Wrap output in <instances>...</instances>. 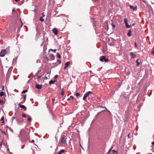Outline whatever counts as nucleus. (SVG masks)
I'll return each mask as SVG.
<instances>
[{
	"instance_id": "680f3d73",
	"label": "nucleus",
	"mask_w": 154,
	"mask_h": 154,
	"mask_svg": "<svg viewBox=\"0 0 154 154\" xmlns=\"http://www.w3.org/2000/svg\"><path fill=\"white\" fill-rule=\"evenodd\" d=\"M48 74V72H47V74Z\"/></svg>"
},
{
	"instance_id": "4c0bfd02",
	"label": "nucleus",
	"mask_w": 154,
	"mask_h": 154,
	"mask_svg": "<svg viewBox=\"0 0 154 154\" xmlns=\"http://www.w3.org/2000/svg\"><path fill=\"white\" fill-rule=\"evenodd\" d=\"M70 97V98H71L72 100L74 99L73 97L72 96H71Z\"/></svg>"
},
{
	"instance_id": "2eb2a0df",
	"label": "nucleus",
	"mask_w": 154,
	"mask_h": 154,
	"mask_svg": "<svg viewBox=\"0 0 154 154\" xmlns=\"http://www.w3.org/2000/svg\"><path fill=\"white\" fill-rule=\"evenodd\" d=\"M125 25H126V27L127 28H130V27H131V26H130V25H129L128 24V23L126 24Z\"/></svg>"
},
{
	"instance_id": "bb28decb",
	"label": "nucleus",
	"mask_w": 154,
	"mask_h": 154,
	"mask_svg": "<svg viewBox=\"0 0 154 154\" xmlns=\"http://www.w3.org/2000/svg\"><path fill=\"white\" fill-rule=\"evenodd\" d=\"M57 62L59 64H60L61 63V61L59 60H57Z\"/></svg>"
},
{
	"instance_id": "2f4dec72",
	"label": "nucleus",
	"mask_w": 154,
	"mask_h": 154,
	"mask_svg": "<svg viewBox=\"0 0 154 154\" xmlns=\"http://www.w3.org/2000/svg\"><path fill=\"white\" fill-rule=\"evenodd\" d=\"M28 119L30 121H31L32 120L30 116L29 117Z\"/></svg>"
},
{
	"instance_id": "4be33fe9",
	"label": "nucleus",
	"mask_w": 154,
	"mask_h": 154,
	"mask_svg": "<svg viewBox=\"0 0 154 154\" xmlns=\"http://www.w3.org/2000/svg\"><path fill=\"white\" fill-rule=\"evenodd\" d=\"M4 118L3 117H2V118H1V119H0L1 121H2V123H4Z\"/></svg>"
},
{
	"instance_id": "72a5a7b5",
	"label": "nucleus",
	"mask_w": 154,
	"mask_h": 154,
	"mask_svg": "<svg viewBox=\"0 0 154 154\" xmlns=\"http://www.w3.org/2000/svg\"><path fill=\"white\" fill-rule=\"evenodd\" d=\"M100 107L102 108H105L106 110V109H107L105 107V106H100Z\"/></svg>"
},
{
	"instance_id": "3c124183",
	"label": "nucleus",
	"mask_w": 154,
	"mask_h": 154,
	"mask_svg": "<svg viewBox=\"0 0 154 154\" xmlns=\"http://www.w3.org/2000/svg\"><path fill=\"white\" fill-rule=\"evenodd\" d=\"M46 58L47 59V60H48V57H46Z\"/></svg>"
},
{
	"instance_id": "dca6fc26",
	"label": "nucleus",
	"mask_w": 154,
	"mask_h": 154,
	"mask_svg": "<svg viewBox=\"0 0 154 154\" xmlns=\"http://www.w3.org/2000/svg\"><path fill=\"white\" fill-rule=\"evenodd\" d=\"M0 132L2 134H6L2 130L0 129Z\"/></svg>"
},
{
	"instance_id": "a18cd8bd",
	"label": "nucleus",
	"mask_w": 154,
	"mask_h": 154,
	"mask_svg": "<svg viewBox=\"0 0 154 154\" xmlns=\"http://www.w3.org/2000/svg\"><path fill=\"white\" fill-rule=\"evenodd\" d=\"M113 151L114 152H117L116 151H115V150H113Z\"/></svg>"
},
{
	"instance_id": "f704fd0d",
	"label": "nucleus",
	"mask_w": 154,
	"mask_h": 154,
	"mask_svg": "<svg viewBox=\"0 0 154 154\" xmlns=\"http://www.w3.org/2000/svg\"><path fill=\"white\" fill-rule=\"evenodd\" d=\"M22 116L23 117H25L26 116V115L25 114H23L22 115Z\"/></svg>"
},
{
	"instance_id": "20e7f679",
	"label": "nucleus",
	"mask_w": 154,
	"mask_h": 154,
	"mask_svg": "<svg viewBox=\"0 0 154 154\" xmlns=\"http://www.w3.org/2000/svg\"><path fill=\"white\" fill-rule=\"evenodd\" d=\"M66 140L65 137H61V142L63 144H65L66 143Z\"/></svg>"
},
{
	"instance_id": "6ab92c4d",
	"label": "nucleus",
	"mask_w": 154,
	"mask_h": 154,
	"mask_svg": "<svg viewBox=\"0 0 154 154\" xmlns=\"http://www.w3.org/2000/svg\"><path fill=\"white\" fill-rule=\"evenodd\" d=\"M113 147H112L111 148L109 149V150L108 151V152L107 153V154H109L110 152L112 150V149Z\"/></svg>"
},
{
	"instance_id": "6e6d98bb",
	"label": "nucleus",
	"mask_w": 154,
	"mask_h": 154,
	"mask_svg": "<svg viewBox=\"0 0 154 154\" xmlns=\"http://www.w3.org/2000/svg\"><path fill=\"white\" fill-rule=\"evenodd\" d=\"M56 141H57V139L56 138Z\"/></svg>"
},
{
	"instance_id": "864d4df0",
	"label": "nucleus",
	"mask_w": 154,
	"mask_h": 154,
	"mask_svg": "<svg viewBox=\"0 0 154 154\" xmlns=\"http://www.w3.org/2000/svg\"><path fill=\"white\" fill-rule=\"evenodd\" d=\"M52 57H53V58H54V56L53 55H52Z\"/></svg>"
},
{
	"instance_id": "ddd939ff",
	"label": "nucleus",
	"mask_w": 154,
	"mask_h": 154,
	"mask_svg": "<svg viewBox=\"0 0 154 154\" xmlns=\"http://www.w3.org/2000/svg\"><path fill=\"white\" fill-rule=\"evenodd\" d=\"M19 106L21 108H22V109H24L25 110L26 109V108L25 107V106H24L23 105H21V104H20V103H19Z\"/></svg>"
},
{
	"instance_id": "473e14b6",
	"label": "nucleus",
	"mask_w": 154,
	"mask_h": 154,
	"mask_svg": "<svg viewBox=\"0 0 154 154\" xmlns=\"http://www.w3.org/2000/svg\"><path fill=\"white\" fill-rule=\"evenodd\" d=\"M112 25L113 26V27L114 28L116 27V25L114 24H113L112 23Z\"/></svg>"
},
{
	"instance_id": "c85d7f7f",
	"label": "nucleus",
	"mask_w": 154,
	"mask_h": 154,
	"mask_svg": "<svg viewBox=\"0 0 154 154\" xmlns=\"http://www.w3.org/2000/svg\"><path fill=\"white\" fill-rule=\"evenodd\" d=\"M134 44L135 45V48H137V47L138 46L137 44L136 43V42Z\"/></svg>"
},
{
	"instance_id": "de8ad7c7",
	"label": "nucleus",
	"mask_w": 154,
	"mask_h": 154,
	"mask_svg": "<svg viewBox=\"0 0 154 154\" xmlns=\"http://www.w3.org/2000/svg\"><path fill=\"white\" fill-rule=\"evenodd\" d=\"M12 119H13V120L14 119H15V117H12Z\"/></svg>"
},
{
	"instance_id": "a211bd4d",
	"label": "nucleus",
	"mask_w": 154,
	"mask_h": 154,
	"mask_svg": "<svg viewBox=\"0 0 154 154\" xmlns=\"http://www.w3.org/2000/svg\"><path fill=\"white\" fill-rule=\"evenodd\" d=\"M57 56L59 58H60V57H61V56L60 55V54L58 53H57Z\"/></svg>"
},
{
	"instance_id": "37998d69",
	"label": "nucleus",
	"mask_w": 154,
	"mask_h": 154,
	"mask_svg": "<svg viewBox=\"0 0 154 154\" xmlns=\"http://www.w3.org/2000/svg\"><path fill=\"white\" fill-rule=\"evenodd\" d=\"M152 53L153 54H154V49L153 51L152 52Z\"/></svg>"
},
{
	"instance_id": "09e8293b",
	"label": "nucleus",
	"mask_w": 154,
	"mask_h": 154,
	"mask_svg": "<svg viewBox=\"0 0 154 154\" xmlns=\"http://www.w3.org/2000/svg\"><path fill=\"white\" fill-rule=\"evenodd\" d=\"M2 145V144L1 143H0V146H1Z\"/></svg>"
},
{
	"instance_id": "f257e3e1",
	"label": "nucleus",
	"mask_w": 154,
	"mask_h": 154,
	"mask_svg": "<svg viewBox=\"0 0 154 154\" xmlns=\"http://www.w3.org/2000/svg\"><path fill=\"white\" fill-rule=\"evenodd\" d=\"M92 92L91 91H88L86 93L84 96V97H83V99L85 101L86 99V98L87 97H88L89 96V94H92Z\"/></svg>"
},
{
	"instance_id": "9b49d317",
	"label": "nucleus",
	"mask_w": 154,
	"mask_h": 154,
	"mask_svg": "<svg viewBox=\"0 0 154 154\" xmlns=\"http://www.w3.org/2000/svg\"><path fill=\"white\" fill-rule=\"evenodd\" d=\"M26 95H25L23 97V100L21 102V103H23L25 102L26 100Z\"/></svg>"
},
{
	"instance_id": "ea45409f",
	"label": "nucleus",
	"mask_w": 154,
	"mask_h": 154,
	"mask_svg": "<svg viewBox=\"0 0 154 154\" xmlns=\"http://www.w3.org/2000/svg\"><path fill=\"white\" fill-rule=\"evenodd\" d=\"M34 142V140H32L31 143H32Z\"/></svg>"
},
{
	"instance_id": "4d7b16f0",
	"label": "nucleus",
	"mask_w": 154,
	"mask_h": 154,
	"mask_svg": "<svg viewBox=\"0 0 154 154\" xmlns=\"http://www.w3.org/2000/svg\"><path fill=\"white\" fill-rule=\"evenodd\" d=\"M129 134H128V137H129Z\"/></svg>"
},
{
	"instance_id": "5fc2aeb1",
	"label": "nucleus",
	"mask_w": 154,
	"mask_h": 154,
	"mask_svg": "<svg viewBox=\"0 0 154 154\" xmlns=\"http://www.w3.org/2000/svg\"><path fill=\"white\" fill-rule=\"evenodd\" d=\"M29 81V80H28V81L27 82L28 83Z\"/></svg>"
},
{
	"instance_id": "c756f323",
	"label": "nucleus",
	"mask_w": 154,
	"mask_h": 154,
	"mask_svg": "<svg viewBox=\"0 0 154 154\" xmlns=\"http://www.w3.org/2000/svg\"><path fill=\"white\" fill-rule=\"evenodd\" d=\"M58 75H55L54 76V79H55L57 78L58 77Z\"/></svg>"
},
{
	"instance_id": "c03bdc74",
	"label": "nucleus",
	"mask_w": 154,
	"mask_h": 154,
	"mask_svg": "<svg viewBox=\"0 0 154 154\" xmlns=\"http://www.w3.org/2000/svg\"><path fill=\"white\" fill-rule=\"evenodd\" d=\"M20 0H15V1L16 2H17L19 1Z\"/></svg>"
},
{
	"instance_id": "13d9d810",
	"label": "nucleus",
	"mask_w": 154,
	"mask_h": 154,
	"mask_svg": "<svg viewBox=\"0 0 154 154\" xmlns=\"http://www.w3.org/2000/svg\"><path fill=\"white\" fill-rule=\"evenodd\" d=\"M32 152H34V151H33V150L32 149Z\"/></svg>"
},
{
	"instance_id": "f3484780",
	"label": "nucleus",
	"mask_w": 154,
	"mask_h": 154,
	"mask_svg": "<svg viewBox=\"0 0 154 154\" xmlns=\"http://www.w3.org/2000/svg\"><path fill=\"white\" fill-rule=\"evenodd\" d=\"M4 94V93L2 91L0 92V97H2Z\"/></svg>"
},
{
	"instance_id": "7c9ffc66",
	"label": "nucleus",
	"mask_w": 154,
	"mask_h": 154,
	"mask_svg": "<svg viewBox=\"0 0 154 154\" xmlns=\"http://www.w3.org/2000/svg\"><path fill=\"white\" fill-rule=\"evenodd\" d=\"M64 94V92L63 91H62L61 92V95L62 96H63Z\"/></svg>"
},
{
	"instance_id": "f8f14e48",
	"label": "nucleus",
	"mask_w": 154,
	"mask_h": 154,
	"mask_svg": "<svg viewBox=\"0 0 154 154\" xmlns=\"http://www.w3.org/2000/svg\"><path fill=\"white\" fill-rule=\"evenodd\" d=\"M132 32V31L131 30H129L127 33V35L128 36L130 37L131 36V33Z\"/></svg>"
},
{
	"instance_id": "79ce46f5",
	"label": "nucleus",
	"mask_w": 154,
	"mask_h": 154,
	"mask_svg": "<svg viewBox=\"0 0 154 154\" xmlns=\"http://www.w3.org/2000/svg\"><path fill=\"white\" fill-rule=\"evenodd\" d=\"M70 98H69L67 99V100L68 101H69V100H70Z\"/></svg>"
},
{
	"instance_id": "1a4fd4ad",
	"label": "nucleus",
	"mask_w": 154,
	"mask_h": 154,
	"mask_svg": "<svg viewBox=\"0 0 154 154\" xmlns=\"http://www.w3.org/2000/svg\"><path fill=\"white\" fill-rule=\"evenodd\" d=\"M130 55L131 56V58H135L136 56V55L134 54V53L132 52H131L130 53Z\"/></svg>"
},
{
	"instance_id": "393cba45",
	"label": "nucleus",
	"mask_w": 154,
	"mask_h": 154,
	"mask_svg": "<svg viewBox=\"0 0 154 154\" xmlns=\"http://www.w3.org/2000/svg\"><path fill=\"white\" fill-rule=\"evenodd\" d=\"M27 91V90H25L23 91L22 92V94H24Z\"/></svg>"
},
{
	"instance_id": "cd10ccee",
	"label": "nucleus",
	"mask_w": 154,
	"mask_h": 154,
	"mask_svg": "<svg viewBox=\"0 0 154 154\" xmlns=\"http://www.w3.org/2000/svg\"><path fill=\"white\" fill-rule=\"evenodd\" d=\"M75 95H76V97H77L78 98V97L80 95V94L79 93H76L75 94Z\"/></svg>"
},
{
	"instance_id": "6e6552de",
	"label": "nucleus",
	"mask_w": 154,
	"mask_h": 154,
	"mask_svg": "<svg viewBox=\"0 0 154 154\" xmlns=\"http://www.w3.org/2000/svg\"><path fill=\"white\" fill-rule=\"evenodd\" d=\"M69 64H70L69 62H69H66L65 64V66L64 67L63 69H65L69 66Z\"/></svg>"
},
{
	"instance_id": "bf43d9fd",
	"label": "nucleus",
	"mask_w": 154,
	"mask_h": 154,
	"mask_svg": "<svg viewBox=\"0 0 154 154\" xmlns=\"http://www.w3.org/2000/svg\"><path fill=\"white\" fill-rule=\"evenodd\" d=\"M14 9H13V10H12V11H14Z\"/></svg>"
},
{
	"instance_id": "aec40b11",
	"label": "nucleus",
	"mask_w": 154,
	"mask_h": 154,
	"mask_svg": "<svg viewBox=\"0 0 154 154\" xmlns=\"http://www.w3.org/2000/svg\"><path fill=\"white\" fill-rule=\"evenodd\" d=\"M36 77L37 79H40L41 78V76L37 75L36 74Z\"/></svg>"
},
{
	"instance_id": "e433bc0d",
	"label": "nucleus",
	"mask_w": 154,
	"mask_h": 154,
	"mask_svg": "<svg viewBox=\"0 0 154 154\" xmlns=\"http://www.w3.org/2000/svg\"><path fill=\"white\" fill-rule=\"evenodd\" d=\"M44 79H45V80H47V79H48V77H47L45 76L44 78Z\"/></svg>"
},
{
	"instance_id": "a19ab883",
	"label": "nucleus",
	"mask_w": 154,
	"mask_h": 154,
	"mask_svg": "<svg viewBox=\"0 0 154 154\" xmlns=\"http://www.w3.org/2000/svg\"><path fill=\"white\" fill-rule=\"evenodd\" d=\"M24 145H23V146H22V147H21V149H23L24 148Z\"/></svg>"
},
{
	"instance_id": "4468645a",
	"label": "nucleus",
	"mask_w": 154,
	"mask_h": 154,
	"mask_svg": "<svg viewBox=\"0 0 154 154\" xmlns=\"http://www.w3.org/2000/svg\"><path fill=\"white\" fill-rule=\"evenodd\" d=\"M128 21L127 18H125L124 19V22L125 24L128 23Z\"/></svg>"
},
{
	"instance_id": "39448f33",
	"label": "nucleus",
	"mask_w": 154,
	"mask_h": 154,
	"mask_svg": "<svg viewBox=\"0 0 154 154\" xmlns=\"http://www.w3.org/2000/svg\"><path fill=\"white\" fill-rule=\"evenodd\" d=\"M129 7L131 9H132L134 11H136L137 10V7L136 6L135 7H134L132 5H130Z\"/></svg>"
},
{
	"instance_id": "5701e85b",
	"label": "nucleus",
	"mask_w": 154,
	"mask_h": 154,
	"mask_svg": "<svg viewBox=\"0 0 154 154\" xmlns=\"http://www.w3.org/2000/svg\"><path fill=\"white\" fill-rule=\"evenodd\" d=\"M49 51H52L53 52L55 53L56 51H57V50L56 49L53 50V49H51L49 50Z\"/></svg>"
},
{
	"instance_id": "b1692460",
	"label": "nucleus",
	"mask_w": 154,
	"mask_h": 154,
	"mask_svg": "<svg viewBox=\"0 0 154 154\" xmlns=\"http://www.w3.org/2000/svg\"><path fill=\"white\" fill-rule=\"evenodd\" d=\"M138 59H137V60H136V63H137V66H138L140 64V62H138L137 61H138Z\"/></svg>"
},
{
	"instance_id": "0eeeda50",
	"label": "nucleus",
	"mask_w": 154,
	"mask_h": 154,
	"mask_svg": "<svg viewBox=\"0 0 154 154\" xmlns=\"http://www.w3.org/2000/svg\"><path fill=\"white\" fill-rule=\"evenodd\" d=\"M35 87L36 88L38 89H40L41 88L42 86V85H41L37 84L36 85Z\"/></svg>"
},
{
	"instance_id": "f03ea898",
	"label": "nucleus",
	"mask_w": 154,
	"mask_h": 154,
	"mask_svg": "<svg viewBox=\"0 0 154 154\" xmlns=\"http://www.w3.org/2000/svg\"><path fill=\"white\" fill-rule=\"evenodd\" d=\"M100 60L101 62H106L108 61V59L106 58L104 56H102L100 59Z\"/></svg>"
},
{
	"instance_id": "9d476101",
	"label": "nucleus",
	"mask_w": 154,
	"mask_h": 154,
	"mask_svg": "<svg viewBox=\"0 0 154 154\" xmlns=\"http://www.w3.org/2000/svg\"><path fill=\"white\" fill-rule=\"evenodd\" d=\"M56 80H51L49 82V84L50 85H51L52 84H54Z\"/></svg>"
},
{
	"instance_id": "49530a36",
	"label": "nucleus",
	"mask_w": 154,
	"mask_h": 154,
	"mask_svg": "<svg viewBox=\"0 0 154 154\" xmlns=\"http://www.w3.org/2000/svg\"><path fill=\"white\" fill-rule=\"evenodd\" d=\"M152 144L154 146V141L152 143Z\"/></svg>"
},
{
	"instance_id": "603ef678",
	"label": "nucleus",
	"mask_w": 154,
	"mask_h": 154,
	"mask_svg": "<svg viewBox=\"0 0 154 154\" xmlns=\"http://www.w3.org/2000/svg\"><path fill=\"white\" fill-rule=\"evenodd\" d=\"M135 24L134 23L132 25V26H134V25Z\"/></svg>"
},
{
	"instance_id": "58836bf2",
	"label": "nucleus",
	"mask_w": 154,
	"mask_h": 154,
	"mask_svg": "<svg viewBox=\"0 0 154 154\" xmlns=\"http://www.w3.org/2000/svg\"><path fill=\"white\" fill-rule=\"evenodd\" d=\"M106 110L109 112V114L110 113V112L109 110H108L107 109H106Z\"/></svg>"
},
{
	"instance_id": "423d86ee",
	"label": "nucleus",
	"mask_w": 154,
	"mask_h": 154,
	"mask_svg": "<svg viewBox=\"0 0 154 154\" xmlns=\"http://www.w3.org/2000/svg\"><path fill=\"white\" fill-rule=\"evenodd\" d=\"M52 31L55 35H57L58 34V30L57 28H54Z\"/></svg>"
},
{
	"instance_id": "052dcab7",
	"label": "nucleus",
	"mask_w": 154,
	"mask_h": 154,
	"mask_svg": "<svg viewBox=\"0 0 154 154\" xmlns=\"http://www.w3.org/2000/svg\"><path fill=\"white\" fill-rule=\"evenodd\" d=\"M1 103V101L0 100V103Z\"/></svg>"
},
{
	"instance_id": "a878e982",
	"label": "nucleus",
	"mask_w": 154,
	"mask_h": 154,
	"mask_svg": "<svg viewBox=\"0 0 154 154\" xmlns=\"http://www.w3.org/2000/svg\"><path fill=\"white\" fill-rule=\"evenodd\" d=\"M39 20L41 21H44V19L42 17H41L39 19Z\"/></svg>"
},
{
	"instance_id": "8fccbe9b",
	"label": "nucleus",
	"mask_w": 154,
	"mask_h": 154,
	"mask_svg": "<svg viewBox=\"0 0 154 154\" xmlns=\"http://www.w3.org/2000/svg\"><path fill=\"white\" fill-rule=\"evenodd\" d=\"M57 154H61V153H60V152H59Z\"/></svg>"
},
{
	"instance_id": "412c9836",
	"label": "nucleus",
	"mask_w": 154,
	"mask_h": 154,
	"mask_svg": "<svg viewBox=\"0 0 154 154\" xmlns=\"http://www.w3.org/2000/svg\"><path fill=\"white\" fill-rule=\"evenodd\" d=\"M65 152V150L64 149H62L60 150V151L59 152L61 153H63Z\"/></svg>"
},
{
	"instance_id": "7ed1b4c3",
	"label": "nucleus",
	"mask_w": 154,
	"mask_h": 154,
	"mask_svg": "<svg viewBox=\"0 0 154 154\" xmlns=\"http://www.w3.org/2000/svg\"><path fill=\"white\" fill-rule=\"evenodd\" d=\"M6 54V50H2L0 52V56L3 57Z\"/></svg>"
},
{
	"instance_id": "c9c22d12",
	"label": "nucleus",
	"mask_w": 154,
	"mask_h": 154,
	"mask_svg": "<svg viewBox=\"0 0 154 154\" xmlns=\"http://www.w3.org/2000/svg\"><path fill=\"white\" fill-rule=\"evenodd\" d=\"M2 91H3L4 90V86H2Z\"/></svg>"
}]
</instances>
